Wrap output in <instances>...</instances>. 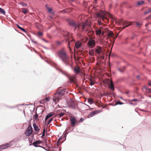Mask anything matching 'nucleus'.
<instances>
[{
  "label": "nucleus",
  "instance_id": "obj_47",
  "mask_svg": "<svg viewBox=\"0 0 151 151\" xmlns=\"http://www.w3.org/2000/svg\"><path fill=\"white\" fill-rule=\"evenodd\" d=\"M20 29L22 30L23 32H26V31H25V30L23 28H22L21 29Z\"/></svg>",
  "mask_w": 151,
  "mask_h": 151
},
{
  "label": "nucleus",
  "instance_id": "obj_32",
  "mask_svg": "<svg viewBox=\"0 0 151 151\" xmlns=\"http://www.w3.org/2000/svg\"><path fill=\"white\" fill-rule=\"evenodd\" d=\"M88 102L91 104L93 103V101L91 99H88Z\"/></svg>",
  "mask_w": 151,
  "mask_h": 151
},
{
  "label": "nucleus",
  "instance_id": "obj_8",
  "mask_svg": "<svg viewBox=\"0 0 151 151\" xmlns=\"http://www.w3.org/2000/svg\"><path fill=\"white\" fill-rule=\"evenodd\" d=\"M70 119L72 124L71 126L74 127L76 123H77L76 118L74 116H71L70 117Z\"/></svg>",
  "mask_w": 151,
  "mask_h": 151
},
{
  "label": "nucleus",
  "instance_id": "obj_39",
  "mask_svg": "<svg viewBox=\"0 0 151 151\" xmlns=\"http://www.w3.org/2000/svg\"><path fill=\"white\" fill-rule=\"evenodd\" d=\"M60 44L61 42L58 41H57L56 42V44L57 45H60Z\"/></svg>",
  "mask_w": 151,
  "mask_h": 151
},
{
  "label": "nucleus",
  "instance_id": "obj_43",
  "mask_svg": "<svg viewBox=\"0 0 151 151\" xmlns=\"http://www.w3.org/2000/svg\"><path fill=\"white\" fill-rule=\"evenodd\" d=\"M61 139V137H60V138H59V139H58V142H57L58 145V144L59 143H60V140Z\"/></svg>",
  "mask_w": 151,
  "mask_h": 151
},
{
  "label": "nucleus",
  "instance_id": "obj_10",
  "mask_svg": "<svg viewBox=\"0 0 151 151\" xmlns=\"http://www.w3.org/2000/svg\"><path fill=\"white\" fill-rule=\"evenodd\" d=\"M11 146L10 143H7L6 144L0 146V150H4L6 149Z\"/></svg>",
  "mask_w": 151,
  "mask_h": 151
},
{
  "label": "nucleus",
  "instance_id": "obj_49",
  "mask_svg": "<svg viewBox=\"0 0 151 151\" xmlns=\"http://www.w3.org/2000/svg\"><path fill=\"white\" fill-rule=\"evenodd\" d=\"M17 27L19 29H21L22 27L19 25H17Z\"/></svg>",
  "mask_w": 151,
  "mask_h": 151
},
{
  "label": "nucleus",
  "instance_id": "obj_5",
  "mask_svg": "<svg viewBox=\"0 0 151 151\" xmlns=\"http://www.w3.org/2000/svg\"><path fill=\"white\" fill-rule=\"evenodd\" d=\"M88 46L90 48H93L95 45L96 42L92 39H90L89 40L87 43Z\"/></svg>",
  "mask_w": 151,
  "mask_h": 151
},
{
  "label": "nucleus",
  "instance_id": "obj_25",
  "mask_svg": "<svg viewBox=\"0 0 151 151\" xmlns=\"http://www.w3.org/2000/svg\"><path fill=\"white\" fill-rule=\"evenodd\" d=\"M144 3V1H138L137 3V5H141L143 4Z\"/></svg>",
  "mask_w": 151,
  "mask_h": 151
},
{
  "label": "nucleus",
  "instance_id": "obj_23",
  "mask_svg": "<svg viewBox=\"0 0 151 151\" xmlns=\"http://www.w3.org/2000/svg\"><path fill=\"white\" fill-rule=\"evenodd\" d=\"M151 12V8H149L147 10L145 11L144 13L145 15H146Z\"/></svg>",
  "mask_w": 151,
  "mask_h": 151
},
{
  "label": "nucleus",
  "instance_id": "obj_52",
  "mask_svg": "<svg viewBox=\"0 0 151 151\" xmlns=\"http://www.w3.org/2000/svg\"><path fill=\"white\" fill-rule=\"evenodd\" d=\"M148 84L150 86H151V81L149 82Z\"/></svg>",
  "mask_w": 151,
  "mask_h": 151
},
{
  "label": "nucleus",
  "instance_id": "obj_56",
  "mask_svg": "<svg viewBox=\"0 0 151 151\" xmlns=\"http://www.w3.org/2000/svg\"><path fill=\"white\" fill-rule=\"evenodd\" d=\"M61 12H65V10H63L62 11H61Z\"/></svg>",
  "mask_w": 151,
  "mask_h": 151
},
{
  "label": "nucleus",
  "instance_id": "obj_40",
  "mask_svg": "<svg viewBox=\"0 0 151 151\" xmlns=\"http://www.w3.org/2000/svg\"><path fill=\"white\" fill-rule=\"evenodd\" d=\"M125 69V68H124V70L122 69L121 68H119L118 69V70L120 71V72H123V70Z\"/></svg>",
  "mask_w": 151,
  "mask_h": 151
},
{
  "label": "nucleus",
  "instance_id": "obj_22",
  "mask_svg": "<svg viewBox=\"0 0 151 151\" xmlns=\"http://www.w3.org/2000/svg\"><path fill=\"white\" fill-rule=\"evenodd\" d=\"M96 35H100L101 34V31L100 29H98L96 30Z\"/></svg>",
  "mask_w": 151,
  "mask_h": 151
},
{
  "label": "nucleus",
  "instance_id": "obj_54",
  "mask_svg": "<svg viewBox=\"0 0 151 151\" xmlns=\"http://www.w3.org/2000/svg\"><path fill=\"white\" fill-rule=\"evenodd\" d=\"M140 24L139 23H137V25L138 26H139L140 25Z\"/></svg>",
  "mask_w": 151,
  "mask_h": 151
},
{
  "label": "nucleus",
  "instance_id": "obj_41",
  "mask_svg": "<svg viewBox=\"0 0 151 151\" xmlns=\"http://www.w3.org/2000/svg\"><path fill=\"white\" fill-rule=\"evenodd\" d=\"M52 118H51L47 122V124H49L52 121Z\"/></svg>",
  "mask_w": 151,
  "mask_h": 151
},
{
  "label": "nucleus",
  "instance_id": "obj_7",
  "mask_svg": "<svg viewBox=\"0 0 151 151\" xmlns=\"http://www.w3.org/2000/svg\"><path fill=\"white\" fill-rule=\"evenodd\" d=\"M95 52L98 54L101 53L103 54L104 53V51L103 50L102 47L100 46H97L96 48H95Z\"/></svg>",
  "mask_w": 151,
  "mask_h": 151
},
{
  "label": "nucleus",
  "instance_id": "obj_59",
  "mask_svg": "<svg viewBox=\"0 0 151 151\" xmlns=\"http://www.w3.org/2000/svg\"><path fill=\"white\" fill-rule=\"evenodd\" d=\"M89 54H91V53L90 52H89Z\"/></svg>",
  "mask_w": 151,
  "mask_h": 151
},
{
  "label": "nucleus",
  "instance_id": "obj_55",
  "mask_svg": "<svg viewBox=\"0 0 151 151\" xmlns=\"http://www.w3.org/2000/svg\"><path fill=\"white\" fill-rule=\"evenodd\" d=\"M103 28L102 27H99V29H102Z\"/></svg>",
  "mask_w": 151,
  "mask_h": 151
},
{
  "label": "nucleus",
  "instance_id": "obj_18",
  "mask_svg": "<svg viewBox=\"0 0 151 151\" xmlns=\"http://www.w3.org/2000/svg\"><path fill=\"white\" fill-rule=\"evenodd\" d=\"M98 113V112L97 111H95L93 112H91L89 115H88V118H91L95 114H97Z\"/></svg>",
  "mask_w": 151,
  "mask_h": 151
},
{
  "label": "nucleus",
  "instance_id": "obj_1",
  "mask_svg": "<svg viewBox=\"0 0 151 151\" xmlns=\"http://www.w3.org/2000/svg\"><path fill=\"white\" fill-rule=\"evenodd\" d=\"M57 55L59 58L66 65H70V59L66 51L63 49L59 50Z\"/></svg>",
  "mask_w": 151,
  "mask_h": 151
},
{
  "label": "nucleus",
  "instance_id": "obj_31",
  "mask_svg": "<svg viewBox=\"0 0 151 151\" xmlns=\"http://www.w3.org/2000/svg\"><path fill=\"white\" fill-rule=\"evenodd\" d=\"M95 81H93L91 79L90 80V85L91 86L93 85L95 83Z\"/></svg>",
  "mask_w": 151,
  "mask_h": 151
},
{
  "label": "nucleus",
  "instance_id": "obj_21",
  "mask_svg": "<svg viewBox=\"0 0 151 151\" xmlns=\"http://www.w3.org/2000/svg\"><path fill=\"white\" fill-rule=\"evenodd\" d=\"M53 115V114L52 113H50L48 114L45 117V119L46 120L52 116Z\"/></svg>",
  "mask_w": 151,
  "mask_h": 151
},
{
  "label": "nucleus",
  "instance_id": "obj_44",
  "mask_svg": "<svg viewBox=\"0 0 151 151\" xmlns=\"http://www.w3.org/2000/svg\"><path fill=\"white\" fill-rule=\"evenodd\" d=\"M101 102V101H96V104H99V103H100Z\"/></svg>",
  "mask_w": 151,
  "mask_h": 151
},
{
  "label": "nucleus",
  "instance_id": "obj_13",
  "mask_svg": "<svg viewBox=\"0 0 151 151\" xmlns=\"http://www.w3.org/2000/svg\"><path fill=\"white\" fill-rule=\"evenodd\" d=\"M89 27L88 29V30L86 32H87L88 35L90 37H91L92 35L93 34L94 32L91 30H89Z\"/></svg>",
  "mask_w": 151,
  "mask_h": 151
},
{
  "label": "nucleus",
  "instance_id": "obj_29",
  "mask_svg": "<svg viewBox=\"0 0 151 151\" xmlns=\"http://www.w3.org/2000/svg\"><path fill=\"white\" fill-rule=\"evenodd\" d=\"M0 12L3 14H5V13L4 10L1 8H0Z\"/></svg>",
  "mask_w": 151,
  "mask_h": 151
},
{
  "label": "nucleus",
  "instance_id": "obj_50",
  "mask_svg": "<svg viewBox=\"0 0 151 151\" xmlns=\"http://www.w3.org/2000/svg\"><path fill=\"white\" fill-rule=\"evenodd\" d=\"M104 56H103V55L101 56V60H103L104 59Z\"/></svg>",
  "mask_w": 151,
  "mask_h": 151
},
{
  "label": "nucleus",
  "instance_id": "obj_9",
  "mask_svg": "<svg viewBox=\"0 0 151 151\" xmlns=\"http://www.w3.org/2000/svg\"><path fill=\"white\" fill-rule=\"evenodd\" d=\"M132 22L129 23L127 21H124L122 23V24L123 25V27H122V29H124L127 27L129 26L132 24Z\"/></svg>",
  "mask_w": 151,
  "mask_h": 151
},
{
  "label": "nucleus",
  "instance_id": "obj_16",
  "mask_svg": "<svg viewBox=\"0 0 151 151\" xmlns=\"http://www.w3.org/2000/svg\"><path fill=\"white\" fill-rule=\"evenodd\" d=\"M74 73H78L80 71V68L78 66L75 67L74 68Z\"/></svg>",
  "mask_w": 151,
  "mask_h": 151
},
{
  "label": "nucleus",
  "instance_id": "obj_57",
  "mask_svg": "<svg viewBox=\"0 0 151 151\" xmlns=\"http://www.w3.org/2000/svg\"><path fill=\"white\" fill-rule=\"evenodd\" d=\"M121 99L123 100V99L122 97H119Z\"/></svg>",
  "mask_w": 151,
  "mask_h": 151
},
{
  "label": "nucleus",
  "instance_id": "obj_28",
  "mask_svg": "<svg viewBox=\"0 0 151 151\" xmlns=\"http://www.w3.org/2000/svg\"><path fill=\"white\" fill-rule=\"evenodd\" d=\"M38 117V115L37 114H35L34 116V119L35 120H37Z\"/></svg>",
  "mask_w": 151,
  "mask_h": 151
},
{
  "label": "nucleus",
  "instance_id": "obj_38",
  "mask_svg": "<svg viewBox=\"0 0 151 151\" xmlns=\"http://www.w3.org/2000/svg\"><path fill=\"white\" fill-rule=\"evenodd\" d=\"M45 129H43V133L42 134V137H43L45 136Z\"/></svg>",
  "mask_w": 151,
  "mask_h": 151
},
{
  "label": "nucleus",
  "instance_id": "obj_48",
  "mask_svg": "<svg viewBox=\"0 0 151 151\" xmlns=\"http://www.w3.org/2000/svg\"><path fill=\"white\" fill-rule=\"evenodd\" d=\"M70 129H71V128L70 127H68L67 128V129H66V131L67 132V131L70 130Z\"/></svg>",
  "mask_w": 151,
  "mask_h": 151
},
{
  "label": "nucleus",
  "instance_id": "obj_36",
  "mask_svg": "<svg viewBox=\"0 0 151 151\" xmlns=\"http://www.w3.org/2000/svg\"><path fill=\"white\" fill-rule=\"evenodd\" d=\"M45 6L49 11L50 12L52 10L51 9L48 7L47 5H46Z\"/></svg>",
  "mask_w": 151,
  "mask_h": 151
},
{
  "label": "nucleus",
  "instance_id": "obj_51",
  "mask_svg": "<svg viewBox=\"0 0 151 151\" xmlns=\"http://www.w3.org/2000/svg\"><path fill=\"white\" fill-rule=\"evenodd\" d=\"M83 121V119L82 118H81L80 119V122H82Z\"/></svg>",
  "mask_w": 151,
  "mask_h": 151
},
{
  "label": "nucleus",
  "instance_id": "obj_42",
  "mask_svg": "<svg viewBox=\"0 0 151 151\" xmlns=\"http://www.w3.org/2000/svg\"><path fill=\"white\" fill-rule=\"evenodd\" d=\"M138 101V100L136 99H132L131 100V101H135L136 102Z\"/></svg>",
  "mask_w": 151,
  "mask_h": 151
},
{
  "label": "nucleus",
  "instance_id": "obj_27",
  "mask_svg": "<svg viewBox=\"0 0 151 151\" xmlns=\"http://www.w3.org/2000/svg\"><path fill=\"white\" fill-rule=\"evenodd\" d=\"M64 114H65L64 113H61L60 114H58L56 116H58L59 117H61L64 116Z\"/></svg>",
  "mask_w": 151,
  "mask_h": 151
},
{
  "label": "nucleus",
  "instance_id": "obj_17",
  "mask_svg": "<svg viewBox=\"0 0 151 151\" xmlns=\"http://www.w3.org/2000/svg\"><path fill=\"white\" fill-rule=\"evenodd\" d=\"M81 43L79 41L77 42L75 44V47L77 49L79 48L81 46Z\"/></svg>",
  "mask_w": 151,
  "mask_h": 151
},
{
  "label": "nucleus",
  "instance_id": "obj_19",
  "mask_svg": "<svg viewBox=\"0 0 151 151\" xmlns=\"http://www.w3.org/2000/svg\"><path fill=\"white\" fill-rule=\"evenodd\" d=\"M33 127H34V128L35 129V130L36 131H39V129L38 127L37 126L36 124H35L34 123L33 124Z\"/></svg>",
  "mask_w": 151,
  "mask_h": 151
},
{
  "label": "nucleus",
  "instance_id": "obj_61",
  "mask_svg": "<svg viewBox=\"0 0 151 151\" xmlns=\"http://www.w3.org/2000/svg\"><path fill=\"white\" fill-rule=\"evenodd\" d=\"M139 76H137V78H139Z\"/></svg>",
  "mask_w": 151,
  "mask_h": 151
},
{
  "label": "nucleus",
  "instance_id": "obj_58",
  "mask_svg": "<svg viewBox=\"0 0 151 151\" xmlns=\"http://www.w3.org/2000/svg\"><path fill=\"white\" fill-rule=\"evenodd\" d=\"M104 33V32H102L101 33H102V35H103Z\"/></svg>",
  "mask_w": 151,
  "mask_h": 151
},
{
  "label": "nucleus",
  "instance_id": "obj_6",
  "mask_svg": "<svg viewBox=\"0 0 151 151\" xmlns=\"http://www.w3.org/2000/svg\"><path fill=\"white\" fill-rule=\"evenodd\" d=\"M32 132V128L31 126H29L25 132V134L27 136H29Z\"/></svg>",
  "mask_w": 151,
  "mask_h": 151
},
{
  "label": "nucleus",
  "instance_id": "obj_53",
  "mask_svg": "<svg viewBox=\"0 0 151 151\" xmlns=\"http://www.w3.org/2000/svg\"><path fill=\"white\" fill-rule=\"evenodd\" d=\"M149 24V23H148L145 25V27H147Z\"/></svg>",
  "mask_w": 151,
  "mask_h": 151
},
{
  "label": "nucleus",
  "instance_id": "obj_33",
  "mask_svg": "<svg viewBox=\"0 0 151 151\" xmlns=\"http://www.w3.org/2000/svg\"><path fill=\"white\" fill-rule=\"evenodd\" d=\"M124 103H122V102H121L120 101H117L115 103V105H117V104H120V105H121V104H123Z\"/></svg>",
  "mask_w": 151,
  "mask_h": 151
},
{
  "label": "nucleus",
  "instance_id": "obj_62",
  "mask_svg": "<svg viewBox=\"0 0 151 151\" xmlns=\"http://www.w3.org/2000/svg\"><path fill=\"white\" fill-rule=\"evenodd\" d=\"M61 119V120H63V119H62H62Z\"/></svg>",
  "mask_w": 151,
  "mask_h": 151
},
{
  "label": "nucleus",
  "instance_id": "obj_30",
  "mask_svg": "<svg viewBox=\"0 0 151 151\" xmlns=\"http://www.w3.org/2000/svg\"><path fill=\"white\" fill-rule=\"evenodd\" d=\"M113 35V33L112 32H109L108 33V35L109 37H111Z\"/></svg>",
  "mask_w": 151,
  "mask_h": 151
},
{
  "label": "nucleus",
  "instance_id": "obj_14",
  "mask_svg": "<svg viewBox=\"0 0 151 151\" xmlns=\"http://www.w3.org/2000/svg\"><path fill=\"white\" fill-rule=\"evenodd\" d=\"M42 142V141H37L35 142H34L33 143V145L35 147H42L39 145H38L40 144Z\"/></svg>",
  "mask_w": 151,
  "mask_h": 151
},
{
  "label": "nucleus",
  "instance_id": "obj_35",
  "mask_svg": "<svg viewBox=\"0 0 151 151\" xmlns=\"http://www.w3.org/2000/svg\"><path fill=\"white\" fill-rule=\"evenodd\" d=\"M19 4L23 6H26L27 5V4L24 3L20 2Z\"/></svg>",
  "mask_w": 151,
  "mask_h": 151
},
{
  "label": "nucleus",
  "instance_id": "obj_46",
  "mask_svg": "<svg viewBox=\"0 0 151 151\" xmlns=\"http://www.w3.org/2000/svg\"><path fill=\"white\" fill-rule=\"evenodd\" d=\"M151 19V14L149 15L146 19Z\"/></svg>",
  "mask_w": 151,
  "mask_h": 151
},
{
  "label": "nucleus",
  "instance_id": "obj_24",
  "mask_svg": "<svg viewBox=\"0 0 151 151\" xmlns=\"http://www.w3.org/2000/svg\"><path fill=\"white\" fill-rule=\"evenodd\" d=\"M64 37H65L66 38H67V40H68V38H69V34L68 33V32H66L65 33V34L64 35Z\"/></svg>",
  "mask_w": 151,
  "mask_h": 151
},
{
  "label": "nucleus",
  "instance_id": "obj_3",
  "mask_svg": "<svg viewBox=\"0 0 151 151\" xmlns=\"http://www.w3.org/2000/svg\"><path fill=\"white\" fill-rule=\"evenodd\" d=\"M90 24H88L87 23H82L77 24L75 27L74 30H80L81 32H86L88 30V29L89 27Z\"/></svg>",
  "mask_w": 151,
  "mask_h": 151
},
{
  "label": "nucleus",
  "instance_id": "obj_37",
  "mask_svg": "<svg viewBox=\"0 0 151 151\" xmlns=\"http://www.w3.org/2000/svg\"><path fill=\"white\" fill-rule=\"evenodd\" d=\"M37 35L38 36H42V34L41 32H39L37 33Z\"/></svg>",
  "mask_w": 151,
  "mask_h": 151
},
{
  "label": "nucleus",
  "instance_id": "obj_2",
  "mask_svg": "<svg viewBox=\"0 0 151 151\" xmlns=\"http://www.w3.org/2000/svg\"><path fill=\"white\" fill-rule=\"evenodd\" d=\"M64 93V90L62 89L61 88H59L53 96L52 99L53 101L56 104L61 99L62 96Z\"/></svg>",
  "mask_w": 151,
  "mask_h": 151
},
{
  "label": "nucleus",
  "instance_id": "obj_15",
  "mask_svg": "<svg viewBox=\"0 0 151 151\" xmlns=\"http://www.w3.org/2000/svg\"><path fill=\"white\" fill-rule=\"evenodd\" d=\"M109 87L113 91L114 90V83L111 80L110 81V84L109 86Z\"/></svg>",
  "mask_w": 151,
  "mask_h": 151
},
{
  "label": "nucleus",
  "instance_id": "obj_34",
  "mask_svg": "<svg viewBox=\"0 0 151 151\" xmlns=\"http://www.w3.org/2000/svg\"><path fill=\"white\" fill-rule=\"evenodd\" d=\"M68 47L69 48V50L70 51L71 50V49L69 46H70V41L68 39Z\"/></svg>",
  "mask_w": 151,
  "mask_h": 151
},
{
  "label": "nucleus",
  "instance_id": "obj_11",
  "mask_svg": "<svg viewBox=\"0 0 151 151\" xmlns=\"http://www.w3.org/2000/svg\"><path fill=\"white\" fill-rule=\"evenodd\" d=\"M68 24L70 25L73 27H75L77 25L76 22L74 21L68 19Z\"/></svg>",
  "mask_w": 151,
  "mask_h": 151
},
{
  "label": "nucleus",
  "instance_id": "obj_20",
  "mask_svg": "<svg viewBox=\"0 0 151 151\" xmlns=\"http://www.w3.org/2000/svg\"><path fill=\"white\" fill-rule=\"evenodd\" d=\"M70 106L72 108H75L76 105L75 103L73 101H71L70 104Z\"/></svg>",
  "mask_w": 151,
  "mask_h": 151
},
{
  "label": "nucleus",
  "instance_id": "obj_4",
  "mask_svg": "<svg viewBox=\"0 0 151 151\" xmlns=\"http://www.w3.org/2000/svg\"><path fill=\"white\" fill-rule=\"evenodd\" d=\"M110 14L108 12H104L103 11H101L97 15L100 18H101L102 19V20L104 21V19H105L108 21V19L106 17V16H110Z\"/></svg>",
  "mask_w": 151,
  "mask_h": 151
},
{
  "label": "nucleus",
  "instance_id": "obj_26",
  "mask_svg": "<svg viewBox=\"0 0 151 151\" xmlns=\"http://www.w3.org/2000/svg\"><path fill=\"white\" fill-rule=\"evenodd\" d=\"M27 11L26 9H25L24 8H23L22 9V12L24 14H26L27 13Z\"/></svg>",
  "mask_w": 151,
  "mask_h": 151
},
{
  "label": "nucleus",
  "instance_id": "obj_60",
  "mask_svg": "<svg viewBox=\"0 0 151 151\" xmlns=\"http://www.w3.org/2000/svg\"><path fill=\"white\" fill-rule=\"evenodd\" d=\"M151 89H150V92H151Z\"/></svg>",
  "mask_w": 151,
  "mask_h": 151
},
{
  "label": "nucleus",
  "instance_id": "obj_12",
  "mask_svg": "<svg viewBox=\"0 0 151 151\" xmlns=\"http://www.w3.org/2000/svg\"><path fill=\"white\" fill-rule=\"evenodd\" d=\"M69 78L70 81L73 83H75L76 82V75L70 76L69 77Z\"/></svg>",
  "mask_w": 151,
  "mask_h": 151
},
{
  "label": "nucleus",
  "instance_id": "obj_45",
  "mask_svg": "<svg viewBox=\"0 0 151 151\" xmlns=\"http://www.w3.org/2000/svg\"><path fill=\"white\" fill-rule=\"evenodd\" d=\"M45 100L47 101H49V98L48 97H47L45 99Z\"/></svg>",
  "mask_w": 151,
  "mask_h": 151
}]
</instances>
